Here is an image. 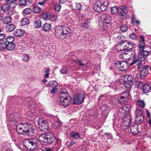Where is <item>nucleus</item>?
I'll list each match as a JSON object with an SVG mask.
<instances>
[{"label":"nucleus","mask_w":151,"mask_h":151,"mask_svg":"<svg viewBox=\"0 0 151 151\" xmlns=\"http://www.w3.org/2000/svg\"><path fill=\"white\" fill-rule=\"evenodd\" d=\"M137 104L138 105L141 107L143 108L145 106V104L143 101H138L137 102Z\"/></svg>","instance_id":"obj_49"},{"label":"nucleus","mask_w":151,"mask_h":151,"mask_svg":"<svg viewBox=\"0 0 151 151\" xmlns=\"http://www.w3.org/2000/svg\"><path fill=\"white\" fill-rule=\"evenodd\" d=\"M32 10L31 9L27 8L25 9L24 11V13L25 14L28 15L31 13Z\"/></svg>","instance_id":"obj_51"},{"label":"nucleus","mask_w":151,"mask_h":151,"mask_svg":"<svg viewBox=\"0 0 151 151\" xmlns=\"http://www.w3.org/2000/svg\"><path fill=\"white\" fill-rule=\"evenodd\" d=\"M84 95L81 93L76 94L73 99V104H80L84 101Z\"/></svg>","instance_id":"obj_6"},{"label":"nucleus","mask_w":151,"mask_h":151,"mask_svg":"<svg viewBox=\"0 0 151 151\" xmlns=\"http://www.w3.org/2000/svg\"><path fill=\"white\" fill-rule=\"evenodd\" d=\"M139 62V59H138V58H137L136 57H134L132 62L131 63L129 64V65H132L134 64H135L137 62Z\"/></svg>","instance_id":"obj_44"},{"label":"nucleus","mask_w":151,"mask_h":151,"mask_svg":"<svg viewBox=\"0 0 151 151\" xmlns=\"http://www.w3.org/2000/svg\"><path fill=\"white\" fill-rule=\"evenodd\" d=\"M16 129L18 133L30 136L34 135L36 130L35 126L29 123L19 124Z\"/></svg>","instance_id":"obj_1"},{"label":"nucleus","mask_w":151,"mask_h":151,"mask_svg":"<svg viewBox=\"0 0 151 151\" xmlns=\"http://www.w3.org/2000/svg\"><path fill=\"white\" fill-rule=\"evenodd\" d=\"M14 38L12 36H8L5 40L6 43L13 42L14 40Z\"/></svg>","instance_id":"obj_36"},{"label":"nucleus","mask_w":151,"mask_h":151,"mask_svg":"<svg viewBox=\"0 0 151 151\" xmlns=\"http://www.w3.org/2000/svg\"><path fill=\"white\" fill-rule=\"evenodd\" d=\"M39 128L42 131L45 132L50 128V126L47 122L42 119H39L37 121Z\"/></svg>","instance_id":"obj_4"},{"label":"nucleus","mask_w":151,"mask_h":151,"mask_svg":"<svg viewBox=\"0 0 151 151\" xmlns=\"http://www.w3.org/2000/svg\"><path fill=\"white\" fill-rule=\"evenodd\" d=\"M151 89V86L148 84H145L142 87V92L143 93L145 94L150 91Z\"/></svg>","instance_id":"obj_17"},{"label":"nucleus","mask_w":151,"mask_h":151,"mask_svg":"<svg viewBox=\"0 0 151 151\" xmlns=\"http://www.w3.org/2000/svg\"><path fill=\"white\" fill-rule=\"evenodd\" d=\"M61 6L59 4H56L54 6L55 10L56 11H58L60 10Z\"/></svg>","instance_id":"obj_58"},{"label":"nucleus","mask_w":151,"mask_h":151,"mask_svg":"<svg viewBox=\"0 0 151 151\" xmlns=\"http://www.w3.org/2000/svg\"><path fill=\"white\" fill-rule=\"evenodd\" d=\"M62 27L58 26L56 27L55 29V34L58 39H60L63 36L62 34Z\"/></svg>","instance_id":"obj_12"},{"label":"nucleus","mask_w":151,"mask_h":151,"mask_svg":"<svg viewBox=\"0 0 151 151\" xmlns=\"http://www.w3.org/2000/svg\"><path fill=\"white\" fill-rule=\"evenodd\" d=\"M149 66L145 65L142 67V70L140 73V77L141 79H143L149 73Z\"/></svg>","instance_id":"obj_8"},{"label":"nucleus","mask_w":151,"mask_h":151,"mask_svg":"<svg viewBox=\"0 0 151 151\" xmlns=\"http://www.w3.org/2000/svg\"><path fill=\"white\" fill-rule=\"evenodd\" d=\"M57 120L55 122V124L56 126V127L58 128L60 127L62 125V123L60 121L58 118L57 119Z\"/></svg>","instance_id":"obj_54"},{"label":"nucleus","mask_w":151,"mask_h":151,"mask_svg":"<svg viewBox=\"0 0 151 151\" xmlns=\"http://www.w3.org/2000/svg\"><path fill=\"white\" fill-rule=\"evenodd\" d=\"M145 45V44L144 42H140L139 44V47L140 49L139 51H140L141 52L143 50V49H144V47Z\"/></svg>","instance_id":"obj_40"},{"label":"nucleus","mask_w":151,"mask_h":151,"mask_svg":"<svg viewBox=\"0 0 151 151\" xmlns=\"http://www.w3.org/2000/svg\"><path fill=\"white\" fill-rule=\"evenodd\" d=\"M116 64L118 65L119 69L122 71H125L127 69V63L126 62L121 61L117 62Z\"/></svg>","instance_id":"obj_11"},{"label":"nucleus","mask_w":151,"mask_h":151,"mask_svg":"<svg viewBox=\"0 0 151 151\" xmlns=\"http://www.w3.org/2000/svg\"><path fill=\"white\" fill-rule=\"evenodd\" d=\"M15 28L14 25L10 24H8L6 27V29L7 32H11L13 31Z\"/></svg>","instance_id":"obj_28"},{"label":"nucleus","mask_w":151,"mask_h":151,"mask_svg":"<svg viewBox=\"0 0 151 151\" xmlns=\"http://www.w3.org/2000/svg\"><path fill=\"white\" fill-rule=\"evenodd\" d=\"M49 85L50 87L54 88L57 86L58 85V83L55 81H52L49 82Z\"/></svg>","instance_id":"obj_38"},{"label":"nucleus","mask_w":151,"mask_h":151,"mask_svg":"<svg viewBox=\"0 0 151 151\" xmlns=\"http://www.w3.org/2000/svg\"><path fill=\"white\" fill-rule=\"evenodd\" d=\"M70 137L75 139H78L81 138L80 134L76 132H73L70 134Z\"/></svg>","instance_id":"obj_16"},{"label":"nucleus","mask_w":151,"mask_h":151,"mask_svg":"<svg viewBox=\"0 0 151 151\" xmlns=\"http://www.w3.org/2000/svg\"><path fill=\"white\" fill-rule=\"evenodd\" d=\"M61 104L64 107H67L70 104L71 98L69 97L62 96L60 98Z\"/></svg>","instance_id":"obj_9"},{"label":"nucleus","mask_w":151,"mask_h":151,"mask_svg":"<svg viewBox=\"0 0 151 151\" xmlns=\"http://www.w3.org/2000/svg\"><path fill=\"white\" fill-rule=\"evenodd\" d=\"M29 55L28 54H24L22 56V59L25 62H27L29 60Z\"/></svg>","instance_id":"obj_46"},{"label":"nucleus","mask_w":151,"mask_h":151,"mask_svg":"<svg viewBox=\"0 0 151 151\" xmlns=\"http://www.w3.org/2000/svg\"><path fill=\"white\" fill-rule=\"evenodd\" d=\"M33 10L35 13H39L41 11V8L38 6H35L33 8Z\"/></svg>","instance_id":"obj_42"},{"label":"nucleus","mask_w":151,"mask_h":151,"mask_svg":"<svg viewBox=\"0 0 151 151\" xmlns=\"http://www.w3.org/2000/svg\"><path fill=\"white\" fill-rule=\"evenodd\" d=\"M76 63L79 64L80 66H83V67H86V65L82 63V61L81 60H78L77 61H76Z\"/></svg>","instance_id":"obj_59"},{"label":"nucleus","mask_w":151,"mask_h":151,"mask_svg":"<svg viewBox=\"0 0 151 151\" xmlns=\"http://www.w3.org/2000/svg\"><path fill=\"white\" fill-rule=\"evenodd\" d=\"M27 1L25 0H20L19 1V6H25L27 5Z\"/></svg>","instance_id":"obj_50"},{"label":"nucleus","mask_w":151,"mask_h":151,"mask_svg":"<svg viewBox=\"0 0 151 151\" xmlns=\"http://www.w3.org/2000/svg\"><path fill=\"white\" fill-rule=\"evenodd\" d=\"M108 4V0H96L93 6L94 9L98 12L104 11Z\"/></svg>","instance_id":"obj_3"},{"label":"nucleus","mask_w":151,"mask_h":151,"mask_svg":"<svg viewBox=\"0 0 151 151\" xmlns=\"http://www.w3.org/2000/svg\"><path fill=\"white\" fill-rule=\"evenodd\" d=\"M9 117H10V118H11L12 117H14V119H12L11 120L12 122H16L17 121V116H14L13 114H11L9 116Z\"/></svg>","instance_id":"obj_61"},{"label":"nucleus","mask_w":151,"mask_h":151,"mask_svg":"<svg viewBox=\"0 0 151 151\" xmlns=\"http://www.w3.org/2000/svg\"><path fill=\"white\" fill-rule=\"evenodd\" d=\"M123 82L132 81L133 80V77L132 75H125L122 78Z\"/></svg>","instance_id":"obj_22"},{"label":"nucleus","mask_w":151,"mask_h":151,"mask_svg":"<svg viewBox=\"0 0 151 151\" xmlns=\"http://www.w3.org/2000/svg\"><path fill=\"white\" fill-rule=\"evenodd\" d=\"M41 18L45 20H49L50 17V14L48 12L43 13L41 15Z\"/></svg>","instance_id":"obj_25"},{"label":"nucleus","mask_w":151,"mask_h":151,"mask_svg":"<svg viewBox=\"0 0 151 151\" xmlns=\"http://www.w3.org/2000/svg\"><path fill=\"white\" fill-rule=\"evenodd\" d=\"M68 94L67 92V91L66 89L65 88H62L60 90V98H61L62 96H63V94Z\"/></svg>","instance_id":"obj_48"},{"label":"nucleus","mask_w":151,"mask_h":151,"mask_svg":"<svg viewBox=\"0 0 151 151\" xmlns=\"http://www.w3.org/2000/svg\"><path fill=\"white\" fill-rule=\"evenodd\" d=\"M24 33V31L22 29H18L14 32V35L17 37L22 36Z\"/></svg>","instance_id":"obj_18"},{"label":"nucleus","mask_w":151,"mask_h":151,"mask_svg":"<svg viewBox=\"0 0 151 151\" xmlns=\"http://www.w3.org/2000/svg\"><path fill=\"white\" fill-rule=\"evenodd\" d=\"M21 23L22 25H25L29 23V21L27 18H24L22 19Z\"/></svg>","instance_id":"obj_41"},{"label":"nucleus","mask_w":151,"mask_h":151,"mask_svg":"<svg viewBox=\"0 0 151 151\" xmlns=\"http://www.w3.org/2000/svg\"><path fill=\"white\" fill-rule=\"evenodd\" d=\"M82 5L80 3H76L75 9L76 10H79L82 7Z\"/></svg>","instance_id":"obj_52"},{"label":"nucleus","mask_w":151,"mask_h":151,"mask_svg":"<svg viewBox=\"0 0 151 151\" xmlns=\"http://www.w3.org/2000/svg\"><path fill=\"white\" fill-rule=\"evenodd\" d=\"M133 84L135 85L136 87L137 88H139L142 87L143 83L142 82L139 81H135Z\"/></svg>","instance_id":"obj_37"},{"label":"nucleus","mask_w":151,"mask_h":151,"mask_svg":"<svg viewBox=\"0 0 151 151\" xmlns=\"http://www.w3.org/2000/svg\"><path fill=\"white\" fill-rule=\"evenodd\" d=\"M60 72L61 74H66L68 73L66 66H63L60 70Z\"/></svg>","instance_id":"obj_33"},{"label":"nucleus","mask_w":151,"mask_h":151,"mask_svg":"<svg viewBox=\"0 0 151 151\" xmlns=\"http://www.w3.org/2000/svg\"><path fill=\"white\" fill-rule=\"evenodd\" d=\"M100 19L102 23L106 24L107 26H110L111 25V17L109 14L102 15Z\"/></svg>","instance_id":"obj_7"},{"label":"nucleus","mask_w":151,"mask_h":151,"mask_svg":"<svg viewBox=\"0 0 151 151\" xmlns=\"http://www.w3.org/2000/svg\"><path fill=\"white\" fill-rule=\"evenodd\" d=\"M55 143L56 144L58 145V146L60 145L61 143L60 139L59 138L57 139L55 142Z\"/></svg>","instance_id":"obj_63"},{"label":"nucleus","mask_w":151,"mask_h":151,"mask_svg":"<svg viewBox=\"0 0 151 151\" xmlns=\"http://www.w3.org/2000/svg\"><path fill=\"white\" fill-rule=\"evenodd\" d=\"M1 19L3 23L6 24L11 22L12 18L10 16H7L3 17Z\"/></svg>","instance_id":"obj_24"},{"label":"nucleus","mask_w":151,"mask_h":151,"mask_svg":"<svg viewBox=\"0 0 151 151\" xmlns=\"http://www.w3.org/2000/svg\"><path fill=\"white\" fill-rule=\"evenodd\" d=\"M117 39L120 41H124L125 39L124 36L123 35H119L117 37Z\"/></svg>","instance_id":"obj_53"},{"label":"nucleus","mask_w":151,"mask_h":151,"mask_svg":"<svg viewBox=\"0 0 151 151\" xmlns=\"http://www.w3.org/2000/svg\"><path fill=\"white\" fill-rule=\"evenodd\" d=\"M26 143L28 146H36V140L32 139H28L25 140Z\"/></svg>","instance_id":"obj_15"},{"label":"nucleus","mask_w":151,"mask_h":151,"mask_svg":"<svg viewBox=\"0 0 151 151\" xmlns=\"http://www.w3.org/2000/svg\"><path fill=\"white\" fill-rule=\"evenodd\" d=\"M124 12H120L118 14L120 18L122 19H124L126 17V13H127L128 11H124Z\"/></svg>","instance_id":"obj_31"},{"label":"nucleus","mask_w":151,"mask_h":151,"mask_svg":"<svg viewBox=\"0 0 151 151\" xmlns=\"http://www.w3.org/2000/svg\"><path fill=\"white\" fill-rule=\"evenodd\" d=\"M121 11L120 12H124V11H127V8L125 5H122L120 6Z\"/></svg>","instance_id":"obj_56"},{"label":"nucleus","mask_w":151,"mask_h":151,"mask_svg":"<svg viewBox=\"0 0 151 151\" xmlns=\"http://www.w3.org/2000/svg\"><path fill=\"white\" fill-rule=\"evenodd\" d=\"M124 47V50H126L124 54H127L128 52L131 51L133 48V45L130 42L126 40L123 41Z\"/></svg>","instance_id":"obj_10"},{"label":"nucleus","mask_w":151,"mask_h":151,"mask_svg":"<svg viewBox=\"0 0 151 151\" xmlns=\"http://www.w3.org/2000/svg\"><path fill=\"white\" fill-rule=\"evenodd\" d=\"M38 139L42 144L47 145L54 142L55 137L52 132H49L40 135Z\"/></svg>","instance_id":"obj_2"},{"label":"nucleus","mask_w":151,"mask_h":151,"mask_svg":"<svg viewBox=\"0 0 151 151\" xmlns=\"http://www.w3.org/2000/svg\"><path fill=\"white\" fill-rule=\"evenodd\" d=\"M139 63L137 65V68L139 70H140L142 67L144 66V65L145 64L144 62H142L141 61L138 62Z\"/></svg>","instance_id":"obj_43"},{"label":"nucleus","mask_w":151,"mask_h":151,"mask_svg":"<svg viewBox=\"0 0 151 151\" xmlns=\"http://www.w3.org/2000/svg\"><path fill=\"white\" fill-rule=\"evenodd\" d=\"M42 25L41 21L39 19L34 21L33 23V26L35 28H40L41 27Z\"/></svg>","instance_id":"obj_30"},{"label":"nucleus","mask_w":151,"mask_h":151,"mask_svg":"<svg viewBox=\"0 0 151 151\" xmlns=\"http://www.w3.org/2000/svg\"><path fill=\"white\" fill-rule=\"evenodd\" d=\"M52 88L51 90V92L52 94L55 93V92L57 91V89L55 87Z\"/></svg>","instance_id":"obj_64"},{"label":"nucleus","mask_w":151,"mask_h":151,"mask_svg":"<svg viewBox=\"0 0 151 151\" xmlns=\"http://www.w3.org/2000/svg\"><path fill=\"white\" fill-rule=\"evenodd\" d=\"M6 42L5 40L0 41V50H2L6 48Z\"/></svg>","instance_id":"obj_35"},{"label":"nucleus","mask_w":151,"mask_h":151,"mask_svg":"<svg viewBox=\"0 0 151 151\" xmlns=\"http://www.w3.org/2000/svg\"><path fill=\"white\" fill-rule=\"evenodd\" d=\"M139 52L141 55H143L146 58H147V56L151 54V51H145L144 49H143V50L141 52L140 51H139Z\"/></svg>","instance_id":"obj_34"},{"label":"nucleus","mask_w":151,"mask_h":151,"mask_svg":"<svg viewBox=\"0 0 151 151\" xmlns=\"http://www.w3.org/2000/svg\"><path fill=\"white\" fill-rule=\"evenodd\" d=\"M9 145V144L8 142H6L2 144V148L3 149V151L5 150L8 147Z\"/></svg>","instance_id":"obj_55"},{"label":"nucleus","mask_w":151,"mask_h":151,"mask_svg":"<svg viewBox=\"0 0 151 151\" xmlns=\"http://www.w3.org/2000/svg\"><path fill=\"white\" fill-rule=\"evenodd\" d=\"M125 117L124 116L123 120L124 121L122 124V128L123 129L127 128L129 126L131 122L132 121V119L129 116L128 119H126Z\"/></svg>","instance_id":"obj_13"},{"label":"nucleus","mask_w":151,"mask_h":151,"mask_svg":"<svg viewBox=\"0 0 151 151\" xmlns=\"http://www.w3.org/2000/svg\"><path fill=\"white\" fill-rule=\"evenodd\" d=\"M138 59H139V61H141L142 62H144V61L145 60H147V58H145V56H143L142 55H141V54H140L139 55V57L138 58Z\"/></svg>","instance_id":"obj_45"},{"label":"nucleus","mask_w":151,"mask_h":151,"mask_svg":"<svg viewBox=\"0 0 151 151\" xmlns=\"http://www.w3.org/2000/svg\"><path fill=\"white\" fill-rule=\"evenodd\" d=\"M102 22L101 23L99 24V29L101 32L105 31L107 27L109 26H107V25Z\"/></svg>","instance_id":"obj_26"},{"label":"nucleus","mask_w":151,"mask_h":151,"mask_svg":"<svg viewBox=\"0 0 151 151\" xmlns=\"http://www.w3.org/2000/svg\"><path fill=\"white\" fill-rule=\"evenodd\" d=\"M120 29L122 32H125L127 30L128 27L126 25H124L120 27Z\"/></svg>","instance_id":"obj_47"},{"label":"nucleus","mask_w":151,"mask_h":151,"mask_svg":"<svg viewBox=\"0 0 151 151\" xmlns=\"http://www.w3.org/2000/svg\"><path fill=\"white\" fill-rule=\"evenodd\" d=\"M127 106L125 105H124L122 108H121L119 109V114H122V115H124V116H125V115L127 113V109L126 110L125 109V108H127ZM124 116H122L124 118Z\"/></svg>","instance_id":"obj_29"},{"label":"nucleus","mask_w":151,"mask_h":151,"mask_svg":"<svg viewBox=\"0 0 151 151\" xmlns=\"http://www.w3.org/2000/svg\"><path fill=\"white\" fill-rule=\"evenodd\" d=\"M135 117L134 119L136 124H140L144 121L143 116L142 115V111L139 109L137 110L135 112Z\"/></svg>","instance_id":"obj_5"},{"label":"nucleus","mask_w":151,"mask_h":151,"mask_svg":"<svg viewBox=\"0 0 151 151\" xmlns=\"http://www.w3.org/2000/svg\"><path fill=\"white\" fill-rule=\"evenodd\" d=\"M125 100L126 97L123 96H121L118 101L120 103L122 104L124 103V102L125 101Z\"/></svg>","instance_id":"obj_57"},{"label":"nucleus","mask_w":151,"mask_h":151,"mask_svg":"<svg viewBox=\"0 0 151 151\" xmlns=\"http://www.w3.org/2000/svg\"><path fill=\"white\" fill-rule=\"evenodd\" d=\"M123 42H121L118 43L116 45L115 48L116 50L119 51H122L124 50V47Z\"/></svg>","instance_id":"obj_20"},{"label":"nucleus","mask_w":151,"mask_h":151,"mask_svg":"<svg viewBox=\"0 0 151 151\" xmlns=\"http://www.w3.org/2000/svg\"><path fill=\"white\" fill-rule=\"evenodd\" d=\"M125 87L127 88H131L133 84V81L123 82Z\"/></svg>","instance_id":"obj_32"},{"label":"nucleus","mask_w":151,"mask_h":151,"mask_svg":"<svg viewBox=\"0 0 151 151\" xmlns=\"http://www.w3.org/2000/svg\"><path fill=\"white\" fill-rule=\"evenodd\" d=\"M129 37L131 39L134 40L136 39L137 38L136 36L134 33L132 34Z\"/></svg>","instance_id":"obj_62"},{"label":"nucleus","mask_w":151,"mask_h":151,"mask_svg":"<svg viewBox=\"0 0 151 151\" xmlns=\"http://www.w3.org/2000/svg\"><path fill=\"white\" fill-rule=\"evenodd\" d=\"M91 20L89 19L86 20L82 24V27L85 29H88L91 27Z\"/></svg>","instance_id":"obj_21"},{"label":"nucleus","mask_w":151,"mask_h":151,"mask_svg":"<svg viewBox=\"0 0 151 151\" xmlns=\"http://www.w3.org/2000/svg\"><path fill=\"white\" fill-rule=\"evenodd\" d=\"M50 69L49 68L47 69L45 71V77L47 78L48 77L49 72Z\"/></svg>","instance_id":"obj_60"},{"label":"nucleus","mask_w":151,"mask_h":151,"mask_svg":"<svg viewBox=\"0 0 151 151\" xmlns=\"http://www.w3.org/2000/svg\"><path fill=\"white\" fill-rule=\"evenodd\" d=\"M62 34L63 35H65V37H67L68 36V34L70 32V29L66 27H62Z\"/></svg>","instance_id":"obj_19"},{"label":"nucleus","mask_w":151,"mask_h":151,"mask_svg":"<svg viewBox=\"0 0 151 151\" xmlns=\"http://www.w3.org/2000/svg\"><path fill=\"white\" fill-rule=\"evenodd\" d=\"M15 46L14 42L6 43V48L8 50L12 51L14 50Z\"/></svg>","instance_id":"obj_27"},{"label":"nucleus","mask_w":151,"mask_h":151,"mask_svg":"<svg viewBox=\"0 0 151 151\" xmlns=\"http://www.w3.org/2000/svg\"><path fill=\"white\" fill-rule=\"evenodd\" d=\"M130 132L133 133V135H136L139 132L138 130V125L137 124H133L130 126Z\"/></svg>","instance_id":"obj_14"},{"label":"nucleus","mask_w":151,"mask_h":151,"mask_svg":"<svg viewBox=\"0 0 151 151\" xmlns=\"http://www.w3.org/2000/svg\"><path fill=\"white\" fill-rule=\"evenodd\" d=\"M51 27V25L50 24L45 22L43 26L42 30L45 32L49 31L50 30Z\"/></svg>","instance_id":"obj_23"},{"label":"nucleus","mask_w":151,"mask_h":151,"mask_svg":"<svg viewBox=\"0 0 151 151\" xmlns=\"http://www.w3.org/2000/svg\"><path fill=\"white\" fill-rule=\"evenodd\" d=\"M111 12L112 14H114L119 11V9L117 6H114L111 8Z\"/></svg>","instance_id":"obj_39"}]
</instances>
